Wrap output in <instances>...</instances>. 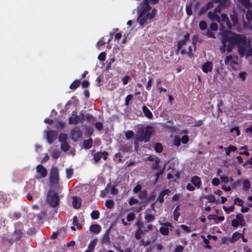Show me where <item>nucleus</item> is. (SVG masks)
Instances as JSON below:
<instances>
[{
  "instance_id": "nucleus-1",
  "label": "nucleus",
  "mask_w": 252,
  "mask_h": 252,
  "mask_svg": "<svg viewBox=\"0 0 252 252\" xmlns=\"http://www.w3.org/2000/svg\"><path fill=\"white\" fill-rule=\"evenodd\" d=\"M217 22L220 24V34L222 37L221 41L222 45L220 48L221 53H224L226 48L227 52H231L236 45L238 47V52L241 57L252 55V48L247 42L245 36L235 33L229 30H224L225 28H231V25L226 14H221L220 17H219Z\"/></svg>"
},
{
  "instance_id": "nucleus-2",
  "label": "nucleus",
  "mask_w": 252,
  "mask_h": 252,
  "mask_svg": "<svg viewBox=\"0 0 252 252\" xmlns=\"http://www.w3.org/2000/svg\"><path fill=\"white\" fill-rule=\"evenodd\" d=\"M156 13V10L148 5L147 0H143L138 7L137 22L140 26H145L150 24Z\"/></svg>"
},
{
  "instance_id": "nucleus-3",
  "label": "nucleus",
  "mask_w": 252,
  "mask_h": 252,
  "mask_svg": "<svg viewBox=\"0 0 252 252\" xmlns=\"http://www.w3.org/2000/svg\"><path fill=\"white\" fill-rule=\"evenodd\" d=\"M238 1L248 9L246 15L247 21H244L243 25L245 27L249 28L252 31V4L250 2L249 0H238Z\"/></svg>"
},
{
  "instance_id": "nucleus-4",
  "label": "nucleus",
  "mask_w": 252,
  "mask_h": 252,
  "mask_svg": "<svg viewBox=\"0 0 252 252\" xmlns=\"http://www.w3.org/2000/svg\"><path fill=\"white\" fill-rule=\"evenodd\" d=\"M152 133V128L150 127H145L139 129L137 133V141L148 142Z\"/></svg>"
},
{
  "instance_id": "nucleus-5",
  "label": "nucleus",
  "mask_w": 252,
  "mask_h": 252,
  "mask_svg": "<svg viewBox=\"0 0 252 252\" xmlns=\"http://www.w3.org/2000/svg\"><path fill=\"white\" fill-rule=\"evenodd\" d=\"M48 203L52 207H55L59 204V198L57 193L52 190H50L47 196Z\"/></svg>"
},
{
  "instance_id": "nucleus-6",
  "label": "nucleus",
  "mask_w": 252,
  "mask_h": 252,
  "mask_svg": "<svg viewBox=\"0 0 252 252\" xmlns=\"http://www.w3.org/2000/svg\"><path fill=\"white\" fill-rule=\"evenodd\" d=\"M59 171L57 167H53L50 173V185L54 186L57 185L58 188V184L59 182Z\"/></svg>"
},
{
  "instance_id": "nucleus-7",
  "label": "nucleus",
  "mask_w": 252,
  "mask_h": 252,
  "mask_svg": "<svg viewBox=\"0 0 252 252\" xmlns=\"http://www.w3.org/2000/svg\"><path fill=\"white\" fill-rule=\"evenodd\" d=\"M84 118V116H78L76 111L72 112L71 116L69 119V123L70 124H77L81 122Z\"/></svg>"
},
{
  "instance_id": "nucleus-8",
  "label": "nucleus",
  "mask_w": 252,
  "mask_h": 252,
  "mask_svg": "<svg viewBox=\"0 0 252 252\" xmlns=\"http://www.w3.org/2000/svg\"><path fill=\"white\" fill-rule=\"evenodd\" d=\"M36 171L39 174V176H37V178H44L47 175V170L43 167L42 165L39 164L36 167Z\"/></svg>"
},
{
  "instance_id": "nucleus-9",
  "label": "nucleus",
  "mask_w": 252,
  "mask_h": 252,
  "mask_svg": "<svg viewBox=\"0 0 252 252\" xmlns=\"http://www.w3.org/2000/svg\"><path fill=\"white\" fill-rule=\"evenodd\" d=\"M213 65L212 62L207 61L204 63L201 66L203 72L205 73L210 72L213 69Z\"/></svg>"
},
{
  "instance_id": "nucleus-10",
  "label": "nucleus",
  "mask_w": 252,
  "mask_h": 252,
  "mask_svg": "<svg viewBox=\"0 0 252 252\" xmlns=\"http://www.w3.org/2000/svg\"><path fill=\"white\" fill-rule=\"evenodd\" d=\"M58 133L56 131L50 130L46 132V136L48 142L52 143L57 137Z\"/></svg>"
},
{
  "instance_id": "nucleus-11",
  "label": "nucleus",
  "mask_w": 252,
  "mask_h": 252,
  "mask_svg": "<svg viewBox=\"0 0 252 252\" xmlns=\"http://www.w3.org/2000/svg\"><path fill=\"white\" fill-rule=\"evenodd\" d=\"M160 224L162 226L159 228V232L164 235H167L169 232V227H170L171 226V223H170L169 222H160Z\"/></svg>"
},
{
  "instance_id": "nucleus-12",
  "label": "nucleus",
  "mask_w": 252,
  "mask_h": 252,
  "mask_svg": "<svg viewBox=\"0 0 252 252\" xmlns=\"http://www.w3.org/2000/svg\"><path fill=\"white\" fill-rule=\"evenodd\" d=\"M107 152H98L94 154V159L95 160V162H97L101 158H103L104 160H105L107 158Z\"/></svg>"
},
{
  "instance_id": "nucleus-13",
  "label": "nucleus",
  "mask_w": 252,
  "mask_h": 252,
  "mask_svg": "<svg viewBox=\"0 0 252 252\" xmlns=\"http://www.w3.org/2000/svg\"><path fill=\"white\" fill-rule=\"evenodd\" d=\"M82 135V132L78 127H75L72 132V139L77 140Z\"/></svg>"
},
{
  "instance_id": "nucleus-14",
  "label": "nucleus",
  "mask_w": 252,
  "mask_h": 252,
  "mask_svg": "<svg viewBox=\"0 0 252 252\" xmlns=\"http://www.w3.org/2000/svg\"><path fill=\"white\" fill-rule=\"evenodd\" d=\"M191 183L197 189L200 188L201 185V181L200 178L196 176L191 178Z\"/></svg>"
},
{
  "instance_id": "nucleus-15",
  "label": "nucleus",
  "mask_w": 252,
  "mask_h": 252,
  "mask_svg": "<svg viewBox=\"0 0 252 252\" xmlns=\"http://www.w3.org/2000/svg\"><path fill=\"white\" fill-rule=\"evenodd\" d=\"M217 12L218 13H220V10H218L217 8H216L213 12H209L208 13V17L212 20H216L217 21L219 17L217 13Z\"/></svg>"
},
{
  "instance_id": "nucleus-16",
  "label": "nucleus",
  "mask_w": 252,
  "mask_h": 252,
  "mask_svg": "<svg viewBox=\"0 0 252 252\" xmlns=\"http://www.w3.org/2000/svg\"><path fill=\"white\" fill-rule=\"evenodd\" d=\"M242 236V235L241 233H238L237 232H235L232 234L231 238H229L228 239H227L226 241L227 242L233 243L236 241V240H238Z\"/></svg>"
},
{
  "instance_id": "nucleus-17",
  "label": "nucleus",
  "mask_w": 252,
  "mask_h": 252,
  "mask_svg": "<svg viewBox=\"0 0 252 252\" xmlns=\"http://www.w3.org/2000/svg\"><path fill=\"white\" fill-rule=\"evenodd\" d=\"M97 242V239H94L89 244L88 249L85 250V252H94V248Z\"/></svg>"
},
{
  "instance_id": "nucleus-18",
  "label": "nucleus",
  "mask_w": 252,
  "mask_h": 252,
  "mask_svg": "<svg viewBox=\"0 0 252 252\" xmlns=\"http://www.w3.org/2000/svg\"><path fill=\"white\" fill-rule=\"evenodd\" d=\"M189 34L186 33L184 35V39L179 41L178 44L179 50H181L182 46L186 44L187 42L189 40Z\"/></svg>"
},
{
  "instance_id": "nucleus-19",
  "label": "nucleus",
  "mask_w": 252,
  "mask_h": 252,
  "mask_svg": "<svg viewBox=\"0 0 252 252\" xmlns=\"http://www.w3.org/2000/svg\"><path fill=\"white\" fill-rule=\"evenodd\" d=\"M81 204V200L78 197H74L72 200V205L75 209L79 208Z\"/></svg>"
},
{
  "instance_id": "nucleus-20",
  "label": "nucleus",
  "mask_w": 252,
  "mask_h": 252,
  "mask_svg": "<svg viewBox=\"0 0 252 252\" xmlns=\"http://www.w3.org/2000/svg\"><path fill=\"white\" fill-rule=\"evenodd\" d=\"M90 231L94 233H98L101 231V227L98 224H93L90 227Z\"/></svg>"
},
{
  "instance_id": "nucleus-21",
  "label": "nucleus",
  "mask_w": 252,
  "mask_h": 252,
  "mask_svg": "<svg viewBox=\"0 0 252 252\" xmlns=\"http://www.w3.org/2000/svg\"><path fill=\"white\" fill-rule=\"evenodd\" d=\"M142 110L144 115L149 119H151L153 117L152 113L151 111L145 106L142 107Z\"/></svg>"
},
{
  "instance_id": "nucleus-22",
  "label": "nucleus",
  "mask_w": 252,
  "mask_h": 252,
  "mask_svg": "<svg viewBox=\"0 0 252 252\" xmlns=\"http://www.w3.org/2000/svg\"><path fill=\"white\" fill-rule=\"evenodd\" d=\"M109 232L110 229H108L104 234L102 239V242L103 243H107L110 241Z\"/></svg>"
},
{
  "instance_id": "nucleus-23",
  "label": "nucleus",
  "mask_w": 252,
  "mask_h": 252,
  "mask_svg": "<svg viewBox=\"0 0 252 252\" xmlns=\"http://www.w3.org/2000/svg\"><path fill=\"white\" fill-rule=\"evenodd\" d=\"M181 53L182 54H187L188 55V56L190 58H192L193 56V54L192 53V47L190 45L189 46L187 50H182L181 51Z\"/></svg>"
},
{
  "instance_id": "nucleus-24",
  "label": "nucleus",
  "mask_w": 252,
  "mask_h": 252,
  "mask_svg": "<svg viewBox=\"0 0 252 252\" xmlns=\"http://www.w3.org/2000/svg\"><path fill=\"white\" fill-rule=\"evenodd\" d=\"M212 1L219 3L221 6H227L229 4V0H212Z\"/></svg>"
},
{
  "instance_id": "nucleus-25",
  "label": "nucleus",
  "mask_w": 252,
  "mask_h": 252,
  "mask_svg": "<svg viewBox=\"0 0 252 252\" xmlns=\"http://www.w3.org/2000/svg\"><path fill=\"white\" fill-rule=\"evenodd\" d=\"M93 144V140L92 139H90L88 140H85L83 143V146L85 148L88 149H90Z\"/></svg>"
},
{
  "instance_id": "nucleus-26",
  "label": "nucleus",
  "mask_w": 252,
  "mask_h": 252,
  "mask_svg": "<svg viewBox=\"0 0 252 252\" xmlns=\"http://www.w3.org/2000/svg\"><path fill=\"white\" fill-rule=\"evenodd\" d=\"M224 149L225 151V154L229 156L230 152L235 151L237 148L235 146H230L228 148H224Z\"/></svg>"
},
{
  "instance_id": "nucleus-27",
  "label": "nucleus",
  "mask_w": 252,
  "mask_h": 252,
  "mask_svg": "<svg viewBox=\"0 0 252 252\" xmlns=\"http://www.w3.org/2000/svg\"><path fill=\"white\" fill-rule=\"evenodd\" d=\"M243 188L244 189L247 190L250 188V182L247 179L244 180L242 182Z\"/></svg>"
},
{
  "instance_id": "nucleus-28",
  "label": "nucleus",
  "mask_w": 252,
  "mask_h": 252,
  "mask_svg": "<svg viewBox=\"0 0 252 252\" xmlns=\"http://www.w3.org/2000/svg\"><path fill=\"white\" fill-rule=\"evenodd\" d=\"M179 205H178L175 209L173 212V219L177 221L179 217L180 216V213L179 212Z\"/></svg>"
},
{
  "instance_id": "nucleus-29",
  "label": "nucleus",
  "mask_w": 252,
  "mask_h": 252,
  "mask_svg": "<svg viewBox=\"0 0 252 252\" xmlns=\"http://www.w3.org/2000/svg\"><path fill=\"white\" fill-rule=\"evenodd\" d=\"M154 148L155 150L158 153L161 152L163 149L162 145L158 143H157L155 145Z\"/></svg>"
},
{
  "instance_id": "nucleus-30",
  "label": "nucleus",
  "mask_w": 252,
  "mask_h": 252,
  "mask_svg": "<svg viewBox=\"0 0 252 252\" xmlns=\"http://www.w3.org/2000/svg\"><path fill=\"white\" fill-rule=\"evenodd\" d=\"M73 224L75 226L77 229H80L81 225L78 222V219L76 216H74L73 218Z\"/></svg>"
},
{
  "instance_id": "nucleus-31",
  "label": "nucleus",
  "mask_w": 252,
  "mask_h": 252,
  "mask_svg": "<svg viewBox=\"0 0 252 252\" xmlns=\"http://www.w3.org/2000/svg\"><path fill=\"white\" fill-rule=\"evenodd\" d=\"M69 148L68 143L66 142H62L61 143V149L63 151H67Z\"/></svg>"
},
{
  "instance_id": "nucleus-32",
  "label": "nucleus",
  "mask_w": 252,
  "mask_h": 252,
  "mask_svg": "<svg viewBox=\"0 0 252 252\" xmlns=\"http://www.w3.org/2000/svg\"><path fill=\"white\" fill-rule=\"evenodd\" d=\"M234 204L240 206H243L244 201L238 197H236L234 200Z\"/></svg>"
},
{
  "instance_id": "nucleus-33",
  "label": "nucleus",
  "mask_w": 252,
  "mask_h": 252,
  "mask_svg": "<svg viewBox=\"0 0 252 252\" xmlns=\"http://www.w3.org/2000/svg\"><path fill=\"white\" fill-rule=\"evenodd\" d=\"M204 197L206 199H207L208 201L211 203H215L216 199L215 197L213 195H205Z\"/></svg>"
},
{
  "instance_id": "nucleus-34",
  "label": "nucleus",
  "mask_w": 252,
  "mask_h": 252,
  "mask_svg": "<svg viewBox=\"0 0 252 252\" xmlns=\"http://www.w3.org/2000/svg\"><path fill=\"white\" fill-rule=\"evenodd\" d=\"M234 208V205H231L228 207H226L224 206H223V209L227 214H229L230 212H232L233 211Z\"/></svg>"
},
{
  "instance_id": "nucleus-35",
  "label": "nucleus",
  "mask_w": 252,
  "mask_h": 252,
  "mask_svg": "<svg viewBox=\"0 0 252 252\" xmlns=\"http://www.w3.org/2000/svg\"><path fill=\"white\" fill-rule=\"evenodd\" d=\"M99 213L97 211H93L91 213V217L93 219L96 220L99 218Z\"/></svg>"
},
{
  "instance_id": "nucleus-36",
  "label": "nucleus",
  "mask_w": 252,
  "mask_h": 252,
  "mask_svg": "<svg viewBox=\"0 0 252 252\" xmlns=\"http://www.w3.org/2000/svg\"><path fill=\"white\" fill-rule=\"evenodd\" d=\"M236 220H239L241 225H243V224L244 223V220L243 219V216L242 214H239L237 215L236 216Z\"/></svg>"
},
{
  "instance_id": "nucleus-37",
  "label": "nucleus",
  "mask_w": 252,
  "mask_h": 252,
  "mask_svg": "<svg viewBox=\"0 0 252 252\" xmlns=\"http://www.w3.org/2000/svg\"><path fill=\"white\" fill-rule=\"evenodd\" d=\"M105 206L108 208H112L114 206V201L112 200H107L105 202Z\"/></svg>"
},
{
  "instance_id": "nucleus-38",
  "label": "nucleus",
  "mask_w": 252,
  "mask_h": 252,
  "mask_svg": "<svg viewBox=\"0 0 252 252\" xmlns=\"http://www.w3.org/2000/svg\"><path fill=\"white\" fill-rule=\"evenodd\" d=\"M143 234V231L141 230V228L138 229L135 234V237L137 239H140L141 238V235Z\"/></svg>"
},
{
  "instance_id": "nucleus-39",
  "label": "nucleus",
  "mask_w": 252,
  "mask_h": 252,
  "mask_svg": "<svg viewBox=\"0 0 252 252\" xmlns=\"http://www.w3.org/2000/svg\"><path fill=\"white\" fill-rule=\"evenodd\" d=\"M180 227L187 233H189L191 232L190 227L187 225L182 224Z\"/></svg>"
},
{
  "instance_id": "nucleus-40",
  "label": "nucleus",
  "mask_w": 252,
  "mask_h": 252,
  "mask_svg": "<svg viewBox=\"0 0 252 252\" xmlns=\"http://www.w3.org/2000/svg\"><path fill=\"white\" fill-rule=\"evenodd\" d=\"M59 139L61 143L66 142L67 135L65 134H61L59 136Z\"/></svg>"
},
{
  "instance_id": "nucleus-41",
  "label": "nucleus",
  "mask_w": 252,
  "mask_h": 252,
  "mask_svg": "<svg viewBox=\"0 0 252 252\" xmlns=\"http://www.w3.org/2000/svg\"><path fill=\"white\" fill-rule=\"evenodd\" d=\"M73 173V170L72 169H71V168L66 169V174L67 178L68 179L70 178L72 176Z\"/></svg>"
},
{
  "instance_id": "nucleus-42",
  "label": "nucleus",
  "mask_w": 252,
  "mask_h": 252,
  "mask_svg": "<svg viewBox=\"0 0 252 252\" xmlns=\"http://www.w3.org/2000/svg\"><path fill=\"white\" fill-rule=\"evenodd\" d=\"M79 86V82L78 81H74L70 86L71 89H75Z\"/></svg>"
},
{
  "instance_id": "nucleus-43",
  "label": "nucleus",
  "mask_w": 252,
  "mask_h": 252,
  "mask_svg": "<svg viewBox=\"0 0 252 252\" xmlns=\"http://www.w3.org/2000/svg\"><path fill=\"white\" fill-rule=\"evenodd\" d=\"M199 28L201 30H204L207 28L206 23L204 21H201L199 23Z\"/></svg>"
},
{
  "instance_id": "nucleus-44",
  "label": "nucleus",
  "mask_w": 252,
  "mask_h": 252,
  "mask_svg": "<svg viewBox=\"0 0 252 252\" xmlns=\"http://www.w3.org/2000/svg\"><path fill=\"white\" fill-rule=\"evenodd\" d=\"M145 219L147 222H150L154 220L155 218L151 215H147L145 217Z\"/></svg>"
},
{
  "instance_id": "nucleus-45",
  "label": "nucleus",
  "mask_w": 252,
  "mask_h": 252,
  "mask_svg": "<svg viewBox=\"0 0 252 252\" xmlns=\"http://www.w3.org/2000/svg\"><path fill=\"white\" fill-rule=\"evenodd\" d=\"M220 179L222 183H227L229 182V177H228L226 176H224V175L221 176Z\"/></svg>"
},
{
  "instance_id": "nucleus-46",
  "label": "nucleus",
  "mask_w": 252,
  "mask_h": 252,
  "mask_svg": "<svg viewBox=\"0 0 252 252\" xmlns=\"http://www.w3.org/2000/svg\"><path fill=\"white\" fill-rule=\"evenodd\" d=\"M205 35L210 38H216L215 34L209 30L206 31Z\"/></svg>"
},
{
  "instance_id": "nucleus-47",
  "label": "nucleus",
  "mask_w": 252,
  "mask_h": 252,
  "mask_svg": "<svg viewBox=\"0 0 252 252\" xmlns=\"http://www.w3.org/2000/svg\"><path fill=\"white\" fill-rule=\"evenodd\" d=\"M106 54L104 52H101L98 56L99 61H103L105 60Z\"/></svg>"
},
{
  "instance_id": "nucleus-48",
  "label": "nucleus",
  "mask_w": 252,
  "mask_h": 252,
  "mask_svg": "<svg viewBox=\"0 0 252 252\" xmlns=\"http://www.w3.org/2000/svg\"><path fill=\"white\" fill-rule=\"evenodd\" d=\"M194 186L192 183H189L187 185V189L189 191H193L195 189Z\"/></svg>"
},
{
  "instance_id": "nucleus-49",
  "label": "nucleus",
  "mask_w": 252,
  "mask_h": 252,
  "mask_svg": "<svg viewBox=\"0 0 252 252\" xmlns=\"http://www.w3.org/2000/svg\"><path fill=\"white\" fill-rule=\"evenodd\" d=\"M230 18L232 22H233V25L235 26L237 23V18L235 14H232L230 15Z\"/></svg>"
},
{
  "instance_id": "nucleus-50",
  "label": "nucleus",
  "mask_w": 252,
  "mask_h": 252,
  "mask_svg": "<svg viewBox=\"0 0 252 252\" xmlns=\"http://www.w3.org/2000/svg\"><path fill=\"white\" fill-rule=\"evenodd\" d=\"M220 183V180L217 178L213 179L212 184L213 186H218Z\"/></svg>"
},
{
  "instance_id": "nucleus-51",
  "label": "nucleus",
  "mask_w": 252,
  "mask_h": 252,
  "mask_svg": "<svg viewBox=\"0 0 252 252\" xmlns=\"http://www.w3.org/2000/svg\"><path fill=\"white\" fill-rule=\"evenodd\" d=\"M133 136V132L131 130H128L126 132V136L127 139H130Z\"/></svg>"
},
{
  "instance_id": "nucleus-52",
  "label": "nucleus",
  "mask_w": 252,
  "mask_h": 252,
  "mask_svg": "<svg viewBox=\"0 0 252 252\" xmlns=\"http://www.w3.org/2000/svg\"><path fill=\"white\" fill-rule=\"evenodd\" d=\"M60 152L57 150H55L53 151L52 154V157L56 159L60 157Z\"/></svg>"
},
{
  "instance_id": "nucleus-53",
  "label": "nucleus",
  "mask_w": 252,
  "mask_h": 252,
  "mask_svg": "<svg viewBox=\"0 0 252 252\" xmlns=\"http://www.w3.org/2000/svg\"><path fill=\"white\" fill-rule=\"evenodd\" d=\"M210 29L213 31H216L218 30V25L216 23H213L210 26Z\"/></svg>"
},
{
  "instance_id": "nucleus-54",
  "label": "nucleus",
  "mask_w": 252,
  "mask_h": 252,
  "mask_svg": "<svg viewBox=\"0 0 252 252\" xmlns=\"http://www.w3.org/2000/svg\"><path fill=\"white\" fill-rule=\"evenodd\" d=\"M135 218V215L133 213L128 214L127 216V220L128 221H132Z\"/></svg>"
},
{
  "instance_id": "nucleus-55",
  "label": "nucleus",
  "mask_w": 252,
  "mask_h": 252,
  "mask_svg": "<svg viewBox=\"0 0 252 252\" xmlns=\"http://www.w3.org/2000/svg\"><path fill=\"white\" fill-rule=\"evenodd\" d=\"M174 144L176 146H179L181 143V140L178 137H175L173 141Z\"/></svg>"
},
{
  "instance_id": "nucleus-56",
  "label": "nucleus",
  "mask_w": 252,
  "mask_h": 252,
  "mask_svg": "<svg viewBox=\"0 0 252 252\" xmlns=\"http://www.w3.org/2000/svg\"><path fill=\"white\" fill-rule=\"evenodd\" d=\"M132 98L133 95L132 94H129L126 97L125 99V103L126 105L128 104L129 101L131 100Z\"/></svg>"
},
{
  "instance_id": "nucleus-57",
  "label": "nucleus",
  "mask_w": 252,
  "mask_h": 252,
  "mask_svg": "<svg viewBox=\"0 0 252 252\" xmlns=\"http://www.w3.org/2000/svg\"><path fill=\"white\" fill-rule=\"evenodd\" d=\"M231 224L234 227H237L240 223L239 220L234 219L231 221Z\"/></svg>"
},
{
  "instance_id": "nucleus-58",
  "label": "nucleus",
  "mask_w": 252,
  "mask_h": 252,
  "mask_svg": "<svg viewBox=\"0 0 252 252\" xmlns=\"http://www.w3.org/2000/svg\"><path fill=\"white\" fill-rule=\"evenodd\" d=\"M129 77L128 76H125L122 78V81L124 85L127 84L129 80Z\"/></svg>"
},
{
  "instance_id": "nucleus-59",
  "label": "nucleus",
  "mask_w": 252,
  "mask_h": 252,
  "mask_svg": "<svg viewBox=\"0 0 252 252\" xmlns=\"http://www.w3.org/2000/svg\"><path fill=\"white\" fill-rule=\"evenodd\" d=\"M184 250V247L181 245H178L176 247L175 252H182Z\"/></svg>"
},
{
  "instance_id": "nucleus-60",
  "label": "nucleus",
  "mask_w": 252,
  "mask_h": 252,
  "mask_svg": "<svg viewBox=\"0 0 252 252\" xmlns=\"http://www.w3.org/2000/svg\"><path fill=\"white\" fill-rule=\"evenodd\" d=\"M138 202V200L133 198H130L128 200V203L130 205H132Z\"/></svg>"
},
{
  "instance_id": "nucleus-61",
  "label": "nucleus",
  "mask_w": 252,
  "mask_h": 252,
  "mask_svg": "<svg viewBox=\"0 0 252 252\" xmlns=\"http://www.w3.org/2000/svg\"><path fill=\"white\" fill-rule=\"evenodd\" d=\"M95 126L96 129L100 130L102 128V124L100 122H97L95 124Z\"/></svg>"
},
{
  "instance_id": "nucleus-62",
  "label": "nucleus",
  "mask_w": 252,
  "mask_h": 252,
  "mask_svg": "<svg viewBox=\"0 0 252 252\" xmlns=\"http://www.w3.org/2000/svg\"><path fill=\"white\" fill-rule=\"evenodd\" d=\"M164 195L160 192L158 195V199L160 202H162L164 200Z\"/></svg>"
},
{
  "instance_id": "nucleus-63",
  "label": "nucleus",
  "mask_w": 252,
  "mask_h": 252,
  "mask_svg": "<svg viewBox=\"0 0 252 252\" xmlns=\"http://www.w3.org/2000/svg\"><path fill=\"white\" fill-rule=\"evenodd\" d=\"M152 82L153 79L152 78H149L146 86V89L147 90L150 89V87H151Z\"/></svg>"
},
{
  "instance_id": "nucleus-64",
  "label": "nucleus",
  "mask_w": 252,
  "mask_h": 252,
  "mask_svg": "<svg viewBox=\"0 0 252 252\" xmlns=\"http://www.w3.org/2000/svg\"><path fill=\"white\" fill-rule=\"evenodd\" d=\"M189 141V137L187 135H184L182 138V142L184 144L187 143Z\"/></svg>"
}]
</instances>
